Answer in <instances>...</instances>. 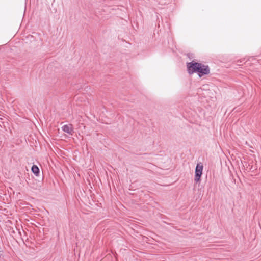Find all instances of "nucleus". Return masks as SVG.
<instances>
[{"instance_id":"f257e3e1","label":"nucleus","mask_w":261,"mask_h":261,"mask_svg":"<svg viewBox=\"0 0 261 261\" xmlns=\"http://www.w3.org/2000/svg\"><path fill=\"white\" fill-rule=\"evenodd\" d=\"M200 63L192 61L191 62L187 63V71L189 74H193L194 73H197L198 69L200 67Z\"/></svg>"},{"instance_id":"f03ea898","label":"nucleus","mask_w":261,"mask_h":261,"mask_svg":"<svg viewBox=\"0 0 261 261\" xmlns=\"http://www.w3.org/2000/svg\"><path fill=\"white\" fill-rule=\"evenodd\" d=\"M210 72V69L208 65H205L200 63V67L198 69L197 74L199 77L207 75Z\"/></svg>"},{"instance_id":"7ed1b4c3","label":"nucleus","mask_w":261,"mask_h":261,"mask_svg":"<svg viewBox=\"0 0 261 261\" xmlns=\"http://www.w3.org/2000/svg\"><path fill=\"white\" fill-rule=\"evenodd\" d=\"M203 165L200 163H198L195 168V175L194 179H200L201 175L202 174Z\"/></svg>"},{"instance_id":"20e7f679","label":"nucleus","mask_w":261,"mask_h":261,"mask_svg":"<svg viewBox=\"0 0 261 261\" xmlns=\"http://www.w3.org/2000/svg\"><path fill=\"white\" fill-rule=\"evenodd\" d=\"M62 130L70 135H72L74 132L73 126L71 124H65L62 127Z\"/></svg>"},{"instance_id":"39448f33","label":"nucleus","mask_w":261,"mask_h":261,"mask_svg":"<svg viewBox=\"0 0 261 261\" xmlns=\"http://www.w3.org/2000/svg\"><path fill=\"white\" fill-rule=\"evenodd\" d=\"M31 170L36 176H38L39 174L40 170L37 165H33L32 167Z\"/></svg>"},{"instance_id":"423d86ee","label":"nucleus","mask_w":261,"mask_h":261,"mask_svg":"<svg viewBox=\"0 0 261 261\" xmlns=\"http://www.w3.org/2000/svg\"><path fill=\"white\" fill-rule=\"evenodd\" d=\"M200 180H196V183H197L198 182L200 181Z\"/></svg>"}]
</instances>
